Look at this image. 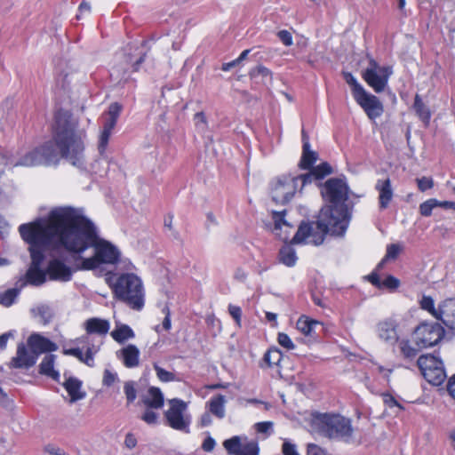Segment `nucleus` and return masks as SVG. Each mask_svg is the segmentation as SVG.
I'll use <instances>...</instances> for the list:
<instances>
[{"mask_svg":"<svg viewBox=\"0 0 455 455\" xmlns=\"http://www.w3.org/2000/svg\"><path fill=\"white\" fill-rule=\"evenodd\" d=\"M52 217L58 221L62 235V248L77 254L81 262L75 270H94L101 264L121 261L126 269H132L129 259L121 260V252L110 242L99 237L94 224L84 215L83 209L60 206L52 209Z\"/></svg>","mask_w":455,"mask_h":455,"instance_id":"obj_1","label":"nucleus"},{"mask_svg":"<svg viewBox=\"0 0 455 455\" xmlns=\"http://www.w3.org/2000/svg\"><path fill=\"white\" fill-rule=\"evenodd\" d=\"M86 132L79 128V122L69 111L60 109L54 115L52 140L26 153L15 166L33 167L57 164L60 158L76 167L84 164V140Z\"/></svg>","mask_w":455,"mask_h":455,"instance_id":"obj_2","label":"nucleus"},{"mask_svg":"<svg viewBox=\"0 0 455 455\" xmlns=\"http://www.w3.org/2000/svg\"><path fill=\"white\" fill-rule=\"evenodd\" d=\"M19 232L28 244L31 258L26 273V283L35 286L42 285L46 281L47 271L41 268L46 251L50 248H62V235L58 221L52 219L51 210L45 219L39 218L33 222L21 224Z\"/></svg>","mask_w":455,"mask_h":455,"instance_id":"obj_3","label":"nucleus"},{"mask_svg":"<svg viewBox=\"0 0 455 455\" xmlns=\"http://www.w3.org/2000/svg\"><path fill=\"white\" fill-rule=\"evenodd\" d=\"M328 208H322L316 220L302 221L291 239V243H312L320 245L327 234L343 236L347 229L346 221L335 220Z\"/></svg>","mask_w":455,"mask_h":455,"instance_id":"obj_4","label":"nucleus"},{"mask_svg":"<svg viewBox=\"0 0 455 455\" xmlns=\"http://www.w3.org/2000/svg\"><path fill=\"white\" fill-rule=\"evenodd\" d=\"M348 186L345 178H331L324 182L321 194L324 201L330 203L323 208L331 211L335 220L349 224L350 215L346 201L348 199Z\"/></svg>","mask_w":455,"mask_h":455,"instance_id":"obj_5","label":"nucleus"},{"mask_svg":"<svg viewBox=\"0 0 455 455\" xmlns=\"http://www.w3.org/2000/svg\"><path fill=\"white\" fill-rule=\"evenodd\" d=\"M312 425L322 435L346 443H350L354 432L351 420L339 414L317 412L313 414Z\"/></svg>","mask_w":455,"mask_h":455,"instance_id":"obj_6","label":"nucleus"},{"mask_svg":"<svg viewBox=\"0 0 455 455\" xmlns=\"http://www.w3.org/2000/svg\"><path fill=\"white\" fill-rule=\"evenodd\" d=\"M115 297L133 310L140 311L145 304V291L141 279L134 274L120 275L113 284Z\"/></svg>","mask_w":455,"mask_h":455,"instance_id":"obj_7","label":"nucleus"},{"mask_svg":"<svg viewBox=\"0 0 455 455\" xmlns=\"http://www.w3.org/2000/svg\"><path fill=\"white\" fill-rule=\"evenodd\" d=\"M417 364L425 379L434 386H440L446 379L443 361L434 355H422Z\"/></svg>","mask_w":455,"mask_h":455,"instance_id":"obj_8","label":"nucleus"},{"mask_svg":"<svg viewBox=\"0 0 455 455\" xmlns=\"http://www.w3.org/2000/svg\"><path fill=\"white\" fill-rule=\"evenodd\" d=\"M443 327L437 323H422L413 332V341L419 348L437 345L444 336Z\"/></svg>","mask_w":455,"mask_h":455,"instance_id":"obj_9","label":"nucleus"},{"mask_svg":"<svg viewBox=\"0 0 455 455\" xmlns=\"http://www.w3.org/2000/svg\"><path fill=\"white\" fill-rule=\"evenodd\" d=\"M170 408L164 412L167 424L172 429L190 433V417L184 415L187 410V403L179 398L170 400Z\"/></svg>","mask_w":455,"mask_h":455,"instance_id":"obj_10","label":"nucleus"},{"mask_svg":"<svg viewBox=\"0 0 455 455\" xmlns=\"http://www.w3.org/2000/svg\"><path fill=\"white\" fill-rule=\"evenodd\" d=\"M298 189L296 180L293 178V175H282L272 182V200L279 204H286L291 202Z\"/></svg>","mask_w":455,"mask_h":455,"instance_id":"obj_11","label":"nucleus"},{"mask_svg":"<svg viewBox=\"0 0 455 455\" xmlns=\"http://www.w3.org/2000/svg\"><path fill=\"white\" fill-rule=\"evenodd\" d=\"M122 109L123 106L118 102L111 103L108 107L107 118L104 122L103 129L99 139L98 149L100 156H104L106 152L112 130L115 128L117 123V119Z\"/></svg>","mask_w":455,"mask_h":455,"instance_id":"obj_12","label":"nucleus"},{"mask_svg":"<svg viewBox=\"0 0 455 455\" xmlns=\"http://www.w3.org/2000/svg\"><path fill=\"white\" fill-rule=\"evenodd\" d=\"M37 359L28 343L20 342L17 345L15 355L11 358L7 366L10 369L29 370L36 363Z\"/></svg>","mask_w":455,"mask_h":455,"instance_id":"obj_13","label":"nucleus"},{"mask_svg":"<svg viewBox=\"0 0 455 455\" xmlns=\"http://www.w3.org/2000/svg\"><path fill=\"white\" fill-rule=\"evenodd\" d=\"M356 103L363 109L371 120L380 117L384 112V107L379 98L366 91L355 99Z\"/></svg>","mask_w":455,"mask_h":455,"instance_id":"obj_14","label":"nucleus"},{"mask_svg":"<svg viewBox=\"0 0 455 455\" xmlns=\"http://www.w3.org/2000/svg\"><path fill=\"white\" fill-rule=\"evenodd\" d=\"M223 446L231 455H259V452L258 442L251 441L242 444L241 439L237 435L225 440Z\"/></svg>","mask_w":455,"mask_h":455,"instance_id":"obj_15","label":"nucleus"},{"mask_svg":"<svg viewBox=\"0 0 455 455\" xmlns=\"http://www.w3.org/2000/svg\"><path fill=\"white\" fill-rule=\"evenodd\" d=\"M398 323L395 319L387 318L379 322L376 326L378 337L389 345L395 344L398 339Z\"/></svg>","mask_w":455,"mask_h":455,"instance_id":"obj_16","label":"nucleus"},{"mask_svg":"<svg viewBox=\"0 0 455 455\" xmlns=\"http://www.w3.org/2000/svg\"><path fill=\"white\" fill-rule=\"evenodd\" d=\"M47 274L51 280L68 282L72 279L73 270L60 259H52L47 266Z\"/></svg>","mask_w":455,"mask_h":455,"instance_id":"obj_17","label":"nucleus"},{"mask_svg":"<svg viewBox=\"0 0 455 455\" xmlns=\"http://www.w3.org/2000/svg\"><path fill=\"white\" fill-rule=\"evenodd\" d=\"M27 343L37 358L41 354L54 352L58 349L56 343L39 333L31 334L28 338Z\"/></svg>","mask_w":455,"mask_h":455,"instance_id":"obj_18","label":"nucleus"},{"mask_svg":"<svg viewBox=\"0 0 455 455\" xmlns=\"http://www.w3.org/2000/svg\"><path fill=\"white\" fill-rule=\"evenodd\" d=\"M439 314L437 320L449 329L455 330V299L450 298L439 304Z\"/></svg>","mask_w":455,"mask_h":455,"instance_id":"obj_19","label":"nucleus"},{"mask_svg":"<svg viewBox=\"0 0 455 455\" xmlns=\"http://www.w3.org/2000/svg\"><path fill=\"white\" fill-rule=\"evenodd\" d=\"M302 139V155L299 163L301 170H309L318 159V154L311 149L309 137L304 130L301 132Z\"/></svg>","mask_w":455,"mask_h":455,"instance_id":"obj_20","label":"nucleus"},{"mask_svg":"<svg viewBox=\"0 0 455 455\" xmlns=\"http://www.w3.org/2000/svg\"><path fill=\"white\" fill-rule=\"evenodd\" d=\"M390 74V70L385 73H375L371 70H364L363 78L369 86H371L377 93H379L383 92L387 86Z\"/></svg>","mask_w":455,"mask_h":455,"instance_id":"obj_21","label":"nucleus"},{"mask_svg":"<svg viewBox=\"0 0 455 455\" xmlns=\"http://www.w3.org/2000/svg\"><path fill=\"white\" fill-rule=\"evenodd\" d=\"M84 328L87 334L105 337L109 331L110 323L106 319L92 317L84 323Z\"/></svg>","mask_w":455,"mask_h":455,"instance_id":"obj_22","label":"nucleus"},{"mask_svg":"<svg viewBox=\"0 0 455 455\" xmlns=\"http://www.w3.org/2000/svg\"><path fill=\"white\" fill-rule=\"evenodd\" d=\"M375 189L379 192V209H387L394 196L390 179L378 180Z\"/></svg>","mask_w":455,"mask_h":455,"instance_id":"obj_23","label":"nucleus"},{"mask_svg":"<svg viewBox=\"0 0 455 455\" xmlns=\"http://www.w3.org/2000/svg\"><path fill=\"white\" fill-rule=\"evenodd\" d=\"M116 355L118 358L122 359L126 368H135L140 363V350L133 344H129L120 349L116 353Z\"/></svg>","mask_w":455,"mask_h":455,"instance_id":"obj_24","label":"nucleus"},{"mask_svg":"<svg viewBox=\"0 0 455 455\" xmlns=\"http://www.w3.org/2000/svg\"><path fill=\"white\" fill-rule=\"evenodd\" d=\"M141 401L147 408L157 410L164 406V398L159 387H150Z\"/></svg>","mask_w":455,"mask_h":455,"instance_id":"obj_25","label":"nucleus"},{"mask_svg":"<svg viewBox=\"0 0 455 455\" xmlns=\"http://www.w3.org/2000/svg\"><path fill=\"white\" fill-rule=\"evenodd\" d=\"M226 396L221 394H218L211 397V399L206 403V407L212 415L222 419L226 416Z\"/></svg>","mask_w":455,"mask_h":455,"instance_id":"obj_26","label":"nucleus"},{"mask_svg":"<svg viewBox=\"0 0 455 455\" xmlns=\"http://www.w3.org/2000/svg\"><path fill=\"white\" fill-rule=\"evenodd\" d=\"M55 360V355H46L39 364V373L50 377L55 381H59L60 375L58 371L54 370Z\"/></svg>","mask_w":455,"mask_h":455,"instance_id":"obj_27","label":"nucleus"},{"mask_svg":"<svg viewBox=\"0 0 455 455\" xmlns=\"http://www.w3.org/2000/svg\"><path fill=\"white\" fill-rule=\"evenodd\" d=\"M63 386L73 402L81 400L85 395L84 393L80 392L82 382L76 378L69 377L66 379Z\"/></svg>","mask_w":455,"mask_h":455,"instance_id":"obj_28","label":"nucleus"},{"mask_svg":"<svg viewBox=\"0 0 455 455\" xmlns=\"http://www.w3.org/2000/svg\"><path fill=\"white\" fill-rule=\"evenodd\" d=\"M298 257L295 250L290 245H283L279 251V260L286 267H291L296 265Z\"/></svg>","mask_w":455,"mask_h":455,"instance_id":"obj_29","label":"nucleus"},{"mask_svg":"<svg viewBox=\"0 0 455 455\" xmlns=\"http://www.w3.org/2000/svg\"><path fill=\"white\" fill-rule=\"evenodd\" d=\"M111 337L118 343L123 344L129 339H133L135 333L127 324H121L111 332Z\"/></svg>","mask_w":455,"mask_h":455,"instance_id":"obj_30","label":"nucleus"},{"mask_svg":"<svg viewBox=\"0 0 455 455\" xmlns=\"http://www.w3.org/2000/svg\"><path fill=\"white\" fill-rule=\"evenodd\" d=\"M318 325H322V323L305 315L300 316L297 321L298 330L306 336L312 335Z\"/></svg>","mask_w":455,"mask_h":455,"instance_id":"obj_31","label":"nucleus"},{"mask_svg":"<svg viewBox=\"0 0 455 455\" xmlns=\"http://www.w3.org/2000/svg\"><path fill=\"white\" fill-rule=\"evenodd\" d=\"M413 108L419 118L426 124H428L431 113L428 107L425 105L419 94H416L414 98Z\"/></svg>","mask_w":455,"mask_h":455,"instance_id":"obj_32","label":"nucleus"},{"mask_svg":"<svg viewBox=\"0 0 455 455\" xmlns=\"http://www.w3.org/2000/svg\"><path fill=\"white\" fill-rule=\"evenodd\" d=\"M26 283H23L20 285V288H11L8 290H5L4 291H0V305L9 307L15 303V300L19 297L20 293V289L25 285Z\"/></svg>","mask_w":455,"mask_h":455,"instance_id":"obj_33","label":"nucleus"},{"mask_svg":"<svg viewBox=\"0 0 455 455\" xmlns=\"http://www.w3.org/2000/svg\"><path fill=\"white\" fill-rule=\"evenodd\" d=\"M399 349L403 357L411 361L418 355L422 348H419L417 345L416 347L412 346L408 339H402L399 341Z\"/></svg>","mask_w":455,"mask_h":455,"instance_id":"obj_34","label":"nucleus"},{"mask_svg":"<svg viewBox=\"0 0 455 455\" xmlns=\"http://www.w3.org/2000/svg\"><path fill=\"white\" fill-rule=\"evenodd\" d=\"M283 358V353L282 351L275 347H270L264 355L263 356V362L268 366L272 367L275 365H279L280 362Z\"/></svg>","mask_w":455,"mask_h":455,"instance_id":"obj_35","label":"nucleus"},{"mask_svg":"<svg viewBox=\"0 0 455 455\" xmlns=\"http://www.w3.org/2000/svg\"><path fill=\"white\" fill-rule=\"evenodd\" d=\"M309 170L315 176V180H321L333 172L332 167L327 162L321 163L316 166L313 165Z\"/></svg>","mask_w":455,"mask_h":455,"instance_id":"obj_36","label":"nucleus"},{"mask_svg":"<svg viewBox=\"0 0 455 455\" xmlns=\"http://www.w3.org/2000/svg\"><path fill=\"white\" fill-rule=\"evenodd\" d=\"M76 341L83 344V348L85 349V351H88V348H92L95 350V353H98L102 344V341H97L95 338L87 333L79 337Z\"/></svg>","mask_w":455,"mask_h":455,"instance_id":"obj_37","label":"nucleus"},{"mask_svg":"<svg viewBox=\"0 0 455 455\" xmlns=\"http://www.w3.org/2000/svg\"><path fill=\"white\" fill-rule=\"evenodd\" d=\"M249 76L251 78H257L259 76H261L264 83L271 82V80H272L271 70L262 65H259V66L251 68L249 72Z\"/></svg>","mask_w":455,"mask_h":455,"instance_id":"obj_38","label":"nucleus"},{"mask_svg":"<svg viewBox=\"0 0 455 455\" xmlns=\"http://www.w3.org/2000/svg\"><path fill=\"white\" fill-rule=\"evenodd\" d=\"M344 79L351 86L354 99L365 92V89L363 87V85L357 82V79L351 73H344Z\"/></svg>","mask_w":455,"mask_h":455,"instance_id":"obj_39","label":"nucleus"},{"mask_svg":"<svg viewBox=\"0 0 455 455\" xmlns=\"http://www.w3.org/2000/svg\"><path fill=\"white\" fill-rule=\"evenodd\" d=\"M419 306L421 309L427 311L431 315L437 319L439 307H435V301L431 296L423 295L419 300Z\"/></svg>","mask_w":455,"mask_h":455,"instance_id":"obj_40","label":"nucleus"},{"mask_svg":"<svg viewBox=\"0 0 455 455\" xmlns=\"http://www.w3.org/2000/svg\"><path fill=\"white\" fill-rule=\"evenodd\" d=\"M154 370L156 371L158 379L162 382H172L176 380L174 373L164 370L156 363L154 364Z\"/></svg>","mask_w":455,"mask_h":455,"instance_id":"obj_41","label":"nucleus"},{"mask_svg":"<svg viewBox=\"0 0 455 455\" xmlns=\"http://www.w3.org/2000/svg\"><path fill=\"white\" fill-rule=\"evenodd\" d=\"M135 386L136 384L132 380L124 382V392L125 394L128 404L133 403L137 397V390L135 388Z\"/></svg>","mask_w":455,"mask_h":455,"instance_id":"obj_42","label":"nucleus"},{"mask_svg":"<svg viewBox=\"0 0 455 455\" xmlns=\"http://www.w3.org/2000/svg\"><path fill=\"white\" fill-rule=\"evenodd\" d=\"M435 207H437V199L431 198L419 205V212L422 216L428 217L432 214V211Z\"/></svg>","mask_w":455,"mask_h":455,"instance_id":"obj_43","label":"nucleus"},{"mask_svg":"<svg viewBox=\"0 0 455 455\" xmlns=\"http://www.w3.org/2000/svg\"><path fill=\"white\" fill-rule=\"evenodd\" d=\"M400 286V280L392 275H388L381 281L380 289H387L390 291H395Z\"/></svg>","mask_w":455,"mask_h":455,"instance_id":"obj_44","label":"nucleus"},{"mask_svg":"<svg viewBox=\"0 0 455 455\" xmlns=\"http://www.w3.org/2000/svg\"><path fill=\"white\" fill-rule=\"evenodd\" d=\"M285 213V210L280 212L272 211V219L274 220L275 229H280L282 226H290L284 219Z\"/></svg>","mask_w":455,"mask_h":455,"instance_id":"obj_45","label":"nucleus"},{"mask_svg":"<svg viewBox=\"0 0 455 455\" xmlns=\"http://www.w3.org/2000/svg\"><path fill=\"white\" fill-rule=\"evenodd\" d=\"M293 178L296 180V184L299 187V182H300L299 190H301L306 185L310 184L313 180H315V176L313 175L311 170L307 173L293 175Z\"/></svg>","mask_w":455,"mask_h":455,"instance_id":"obj_46","label":"nucleus"},{"mask_svg":"<svg viewBox=\"0 0 455 455\" xmlns=\"http://www.w3.org/2000/svg\"><path fill=\"white\" fill-rule=\"evenodd\" d=\"M42 318L44 323H47L52 317V313L50 307L46 305H41L34 310Z\"/></svg>","mask_w":455,"mask_h":455,"instance_id":"obj_47","label":"nucleus"},{"mask_svg":"<svg viewBox=\"0 0 455 455\" xmlns=\"http://www.w3.org/2000/svg\"><path fill=\"white\" fill-rule=\"evenodd\" d=\"M255 429L259 434H265L267 436L273 433V422L262 421L255 424Z\"/></svg>","mask_w":455,"mask_h":455,"instance_id":"obj_48","label":"nucleus"},{"mask_svg":"<svg viewBox=\"0 0 455 455\" xmlns=\"http://www.w3.org/2000/svg\"><path fill=\"white\" fill-rule=\"evenodd\" d=\"M228 313L235 320L237 326H241V319H242V308L238 306L229 304L228 305Z\"/></svg>","mask_w":455,"mask_h":455,"instance_id":"obj_49","label":"nucleus"},{"mask_svg":"<svg viewBox=\"0 0 455 455\" xmlns=\"http://www.w3.org/2000/svg\"><path fill=\"white\" fill-rule=\"evenodd\" d=\"M277 341L280 346L283 347L286 349L291 350L295 347V345L293 344L292 340L286 333H278Z\"/></svg>","mask_w":455,"mask_h":455,"instance_id":"obj_50","label":"nucleus"},{"mask_svg":"<svg viewBox=\"0 0 455 455\" xmlns=\"http://www.w3.org/2000/svg\"><path fill=\"white\" fill-rule=\"evenodd\" d=\"M158 414L152 411L150 408H147L145 412L141 416V419L148 425H153L157 422Z\"/></svg>","mask_w":455,"mask_h":455,"instance_id":"obj_51","label":"nucleus"},{"mask_svg":"<svg viewBox=\"0 0 455 455\" xmlns=\"http://www.w3.org/2000/svg\"><path fill=\"white\" fill-rule=\"evenodd\" d=\"M277 37L285 46H291L293 44L291 33L286 29L278 31Z\"/></svg>","mask_w":455,"mask_h":455,"instance_id":"obj_52","label":"nucleus"},{"mask_svg":"<svg viewBox=\"0 0 455 455\" xmlns=\"http://www.w3.org/2000/svg\"><path fill=\"white\" fill-rule=\"evenodd\" d=\"M401 246L397 243H391L387 247V253L385 255L387 259H395L397 258L398 254L401 251Z\"/></svg>","mask_w":455,"mask_h":455,"instance_id":"obj_53","label":"nucleus"},{"mask_svg":"<svg viewBox=\"0 0 455 455\" xmlns=\"http://www.w3.org/2000/svg\"><path fill=\"white\" fill-rule=\"evenodd\" d=\"M418 188L421 192H425L427 189H430L434 186V181L431 178L422 177L417 179Z\"/></svg>","mask_w":455,"mask_h":455,"instance_id":"obj_54","label":"nucleus"},{"mask_svg":"<svg viewBox=\"0 0 455 455\" xmlns=\"http://www.w3.org/2000/svg\"><path fill=\"white\" fill-rule=\"evenodd\" d=\"M194 119L196 121V128L199 131L204 132L207 128V121L204 112L196 113Z\"/></svg>","mask_w":455,"mask_h":455,"instance_id":"obj_55","label":"nucleus"},{"mask_svg":"<svg viewBox=\"0 0 455 455\" xmlns=\"http://www.w3.org/2000/svg\"><path fill=\"white\" fill-rule=\"evenodd\" d=\"M16 331L11 330L0 335V352L4 351L7 347V342L10 339H13Z\"/></svg>","mask_w":455,"mask_h":455,"instance_id":"obj_56","label":"nucleus"},{"mask_svg":"<svg viewBox=\"0 0 455 455\" xmlns=\"http://www.w3.org/2000/svg\"><path fill=\"white\" fill-rule=\"evenodd\" d=\"M307 455H331L324 449L315 443L307 445Z\"/></svg>","mask_w":455,"mask_h":455,"instance_id":"obj_57","label":"nucleus"},{"mask_svg":"<svg viewBox=\"0 0 455 455\" xmlns=\"http://www.w3.org/2000/svg\"><path fill=\"white\" fill-rule=\"evenodd\" d=\"M118 379L117 374L111 372L109 370H105L103 374V385L110 387Z\"/></svg>","mask_w":455,"mask_h":455,"instance_id":"obj_58","label":"nucleus"},{"mask_svg":"<svg viewBox=\"0 0 455 455\" xmlns=\"http://www.w3.org/2000/svg\"><path fill=\"white\" fill-rule=\"evenodd\" d=\"M390 68L387 67H379L377 61L374 59H370L369 67L365 70H371L375 73H385L387 72Z\"/></svg>","mask_w":455,"mask_h":455,"instance_id":"obj_59","label":"nucleus"},{"mask_svg":"<svg viewBox=\"0 0 455 455\" xmlns=\"http://www.w3.org/2000/svg\"><path fill=\"white\" fill-rule=\"evenodd\" d=\"M44 451L48 455H68L62 449L52 443L46 444Z\"/></svg>","mask_w":455,"mask_h":455,"instance_id":"obj_60","label":"nucleus"},{"mask_svg":"<svg viewBox=\"0 0 455 455\" xmlns=\"http://www.w3.org/2000/svg\"><path fill=\"white\" fill-rule=\"evenodd\" d=\"M162 311L165 315L164 318L163 320L162 328L164 331H169L172 327V323H171V313H170V309H169L168 306H164Z\"/></svg>","mask_w":455,"mask_h":455,"instance_id":"obj_61","label":"nucleus"},{"mask_svg":"<svg viewBox=\"0 0 455 455\" xmlns=\"http://www.w3.org/2000/svg\"><path fill=\"white\" fill-rule=\"evenodd\" d=\"M97 353H95V350L92 348H88V351H85V354L84 355L83 363L88 365L89 367H93L94 365V355Z\"/></svg>","mask_w":455,"mask_h":455,"instance_id":"obj_62","label":"nucleus"},{"mask_svg":"<svg viewBox=\"0 0 455 455\" xmlns=\"http://www.w3.org/2000/svg\"><path fill=\"white\" fill-rule=\"evenodd\" d=\"M283 453L284 455H299L296 450V445L289 442H284L283 444Z\"/></svg>","mask_w":455,"mask_h":455,"instance_id":"obj_63","label":"nucleus"},{"mask_svg":"<svg viewBox=\"0 0 455 455\" xmlns=\"http://www.w3.org/2000/svg\"><path fill=\"white\" fill-rule=\"evenodd\" d=\"M215 445H216L215 440L212 436H208L203 442L202 449L204 451L211 452L213 451Z\"/></svg>","mask_w":455,"mask_h":455,"instance_id":"obj_64","label":"nucleus"}]
</instances>
